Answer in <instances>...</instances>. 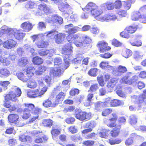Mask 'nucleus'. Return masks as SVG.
<instances>
[{
    "label": "nucleus",
    "instance_id": "2eb2a0df",
    "mask_svg": "<svg viewBox=\"0 0 146 146\" xmlns=\"http://www.w3.org/2000/svg\"><path fill=\"white\" fill-rule=\"evenodd\" d=\"M58 7L60 11L65 13H68L69 11L71 9L70 6L67 3H62L58 4Z\"/></svg>",
    "mask_w": 146,
    "mask_h": 146
},
{
    "label": "nucleus",
    "instance_id": "0eeeda50",
    "mask_svg": "<svg viewBox=\"0 0 146 146\" xmlns=\"http://www.w3.org/2000/svg\"><path fill=\"white\" fill-rule=\"evenodd\" d=\"M135 102L137 105L139 109L146 105V89L143 91L142 94L136 96Z\"/></svg>",
    "mask_w": 146,
    "mask_h": 146
},
{
    "label": "nucleus",
    "instance_id": "603ef678",
    "mask_svg": "<svg viewBox=\"0 0 146 146\" xmlns=\"http://www.w3.org/2000/svg\"><path fill=\"white\" fill-rule=\"evenodd\" d=\"M98 71V69L96 68H91L89 70L88 74L90 76L95 77L97 75Z\"/></svg>",
    "mask_w": 146,
    "mask_h": 146
},
{
    "label": "nucleus",
    "instance_id": "f03ea898",
    "mask_svg": "<svg viewBox=\"0 0 146 146\" xmlns=\"http://www.w3.org/2000/svg\"><path fill=\"white\" fill-rule=\"evenodd\" d=\"M75 117L80 121H88L92 117L90 112L83 111L79 109L75 110Z\"/></svg>",
    "mask_w": 146,
    "mask_h": 146
},
{
    "label": "nucleus",
    "instance_id": "338daca9",
    "mask_svg": "<svg viewBox=\"0 0 146 146\" xmlns=\"http://www.w3.org/2000/svg\"><path fill=\"white\" fill-rule=\"evenodd\" d=\"M112 44L115 46L118 47L121 46L122 43L115 39H113L112 42Z\"/></svg>",
    "mask_w": 146,
    "mask_h": 146
},
{
    "label": "nucleus",
    "instance_id": "9d476101",
    "mask_svg": "<svg viewBox=\"0 0 146 146\" xmlns=\"http://www.w3.org/2000/svg\"><path fill=\"white\" fill-rule=\"evenodd\" d=\"M9 121L10 122L14 123L19 126H21L24 125L20 122V120L19 116L16 114H9L8 117Z\"/></svg>",
    "mask_w": 146,
    "mask_h": 146
},
{
    "label": "nucleus",
    "instance_id": "a878e982",
    "mask_svg": "<svg viewBox=\"0 0 146 146\" xmlns=\"http://www.w3.org/2000/svg\"><path fill=\"white\" fill-rule=\"evenodd\" d=\"M98 6L95 3L92 2L88 3L84 8V11H90V13L92 11L96 8Z\"/></svg>",
    "mask_w": 146,
    "mask_h": 146
},
{
    "label": "nucleus",
    "instance_id": "bf43d9fd",
    "mask_svg": "<svg viewBox=\"0 0 146 146\" xmlns=\"http://www.w3.org/2000/svg\"><path fill=\"white\" fill-rule=\"evenodd\" d=\"M105 5L108 10H113L114 8L113 3L111 2H107L105 3Z\"/></svg>",
    "mask_w": 146,
    "mask_h": 146
},
{
    "label": "nucleus",
    "instance_id": "c756f323",
    "mask_svg": "<svg viewBox=\"0 0 146 146\" xmlns=\"http://www.w3.org/2000/svg\"><path fill=\"white\" fill-rule=\"evenodd\" d=\"M13 34L15 37L18 40L22 39L24 36V34L20 31L16 29L13 30Z\"/></svg>",
    "mask_w": 146,
    "mask_h": 146
},
{
    "label": "nucleus",
    "instance_id": "72a5a7b5",
    "mask_svg": "<svg viewBox=\"0 0 146 146\" xmlns=\"http://www.w3.org/2000/svg\"><path fill=\"white\" fill-rule=\"evenodd\" d=\"M32 61L33 64L35 65H41L43 62V59L40 57L37 56L33 57Z\"/></svg>",
    "mask_w": 146,
    "mask_h": 146
},
{
    "label": "nucleus",
    "instance_id": "412c9836",
    "mask_svg": "<svg viewBox=\"0 0 146 146\" xmlns=\"http://www.w3.org/2000/svg\"><path fill=\"white\" fill-rule=\"evenodd\" d=\"M16 75L19 79L23 82H27L29 80L27 75H26L24 70H23L22 72L17 73Z\"/></svg>",
    "mask_w": 146,
    "mask_h": 146
},
{
    "label": "nucleus",
    "instance_id": "39448f33",
    "mask_svg": "<svg viewBox=\"0 0 146 146\" xmlns=\"http://www.w3.org/2000/svg\"><path fill=\"white\" fill-rule=\"evenodd\" d=\"M42 133V131L38 130H34L31 132V136L34 137H36L34 140L35 143H42L43 142H46L47 141L48 137L46 135H43L42 137H38L39 135Z\"/></svg>",
    "mask_w": 146,
    "mask_h": 146
},
{
    "label": "nucleus",
    "instance_id": "a211bd4d",
    "mask_svg": "<svg viewBox=\"0 0 146 146\" xmlns=\"http://www.w3.org/2000/svg\"><path fill=\"white\" fill-rule=\"evenodd\" d=\"M61 68L57 67L51 68L50 70V74L54 76H60L61 72Z\"/></svg>",
    "mask_w": 146,
    "mask_h": 146
},
{
    "label": "nucleus",
    "instance_id": "ea45409f",
    "mask_svg": "<svg viewBox=\"0 0 146 146\" xmlns=\"http://www.w3.org/2000/svg\"><path fill=\"white\" fill-rule=\"evenodd\" d=\"M53 121L50 119H45L43 120L42 124L44 127H50L52 125Z\"/></svg>",
    "mask_w": 146,
    "mask_h": 146
},
{
    "label": "nucleus",
    "instance_id": "c85d7f7f",
    "mask_svg": "<svg viewBox=\"0 0 146 146\" xmlns=\"http://www.w3.org/2000/svg\"><path fill=\"white\" fill-rule=\"evenodd\" d=\"M137 135L136 134H131L130 137L127 138L125 142V144L127 146H130L132 145L133 143V140L136 138Z\"/></svg>",
    "mask_w": 146,
    "mask_h": 146
},
{
    "label": "nucleus",
    "instance_id": "6e6552de",
    "mask_svg": "<svg viewBox=\"0 0 146 146\" xmlns=\"http://www.w3.org/2000/svg\"><path fill=\"white\" fill-rule=\"evenodd\" d=\"M66 39L69 42L73 41V43L77 47H81L82 44L81 40V37L80 34H76L72 36L68 35L66 37Z\"/></svg>",
    "mask_w": 146,
    "mask_h": 146
},
{
    "label": "nucleus",
    "instance_id": "8fccbe9b",
    "mask_svg": "<svg viewBox=\"0 0 146 146\" xmlns=\"http://www.w3.org/2000/svg\"><path fill=\"white\" fill-rule=\"evenodd\" d=\"M108 130L104 129L101 132H100L99 134L100 137L102 138H107L109 136V134L108 133Z\"/></svg>",
    "mask_w": 146,
    "mask_h": 146
},
{
    "label": "nucleus",
    "instance_id": "69168bd1",
    "mask_svg": "<svg viewBox=\"0 0 146 146\" xmlns=\"http://www.w3.org/2000/svg\"><path fill=\"white\" fill-rule=\"evenodd\" d=\"M29 136H26L23 134L19 136V139L22 142H26L29 139Z\"/></svg>",
    "mask_w": 146,
    "mask_h": 146
},
{
    "label": "nucleus",
    "instance_id": "20e7f679",
    "mask_svg": "<svg viewBox=\"0 0 146 146\" xmlns=\"http://www.w3.org/2000/svg\"><path fill=\"white\" fill-rule=\"evenodd\" d=\"M106 124L109 127H114L110 132V134L112 137L115 138L119 135L121 131V125H117L116 126V124L115 123L113 122H107Z\"/></svg>",
    "mask_w": 146,
    "mask_h": 146
},
{
    "label": "nucleus",
    "instance_id": "6e6d98bb",
    "mask_svg": "<svg viewBox=\"0 0 146 146\" xmlns=\"http://www.w3.org/2000/svg\"><path fill=\"white\" fill-rule=\"evenodd\" d=\"M94 143L95 142L94 141L87 140L83 141L82 144L84 146H93Z\"/></svg>",
    "mask_w": 146,
    "mask_h": 146
},
{
    "label": "nucleus",
    "instance_id": "4be33fe9",
    "mask_svg": "<svg viewBox=\"0 0 146 146\" xmlns=\"http://www.w3.org/2000/svg\"><path fill=\"white\" fill-rule=\"evenodd\" d=\"M82 41H81V47L88 46L92 43V40L90 37L87 35L83 36L82 38Z\"/></svg>",
    "mask_w": 146,
    "mask_h": 146
},
{
    "label": "nucleus",
    "instance_id": "79ce46f5",
    "mask_svg": "<svg viewBox=\"0 0 146 146\" xmlns=\"http://www.w3.org/2000/svg\"><path fill=\"white\" fill-rule=\"evenodd\" d=\"M138 28V25H137L134 26H129L126 27L125 28L128 33L130 34H132L134 33Z\"/></svg>",
    "mask_w": 146,
    "mask_h": 146
},
{
    "label": "nucleus",
    "instance_id": "a19ab883",
    "mask_svg": "<svg viewBox=\"0 0 146 146\" xmlns=\"http://www.w3.org/2000/svg\"><path fill=\"white\" fill-rule=\"evenodd\" d=\"M113 111V109L110 108L104 109L102 111L101 115L103 116H107L110 114Z\"/></svg>",
    "mask_w": 146,
    "mask_h": 146
},
{
    "label": "nucleus",
    "instance_id": "5701e85b",
    "mask_svg": "<svg viewBox=\"0 0 146 146\" xmlns=\"http://www.w3.org/2000/svg\"><path fill=\"white\" fill-rule=\"evenodd\" d=\"M108 103L107 102H102L98 101L96 102L94 104V109L96 111L99 112L101 111L102 105L104 107L107 106Z\"/></svg>",
    "mask_w": 146,
    "mask_h": 146
},
{
    "label": "nucleus",
    "instance_id": "bb28decb",
    "mask_svg": "<svg viewBox=\"0 0 146 146\" xmlns=\"http://www.w3.org/2000/svg\"><path fill=\"white\" fill-rule=\"evenodd\" d=\"M25 108L23 110L24 111H27V112H31L33 111L35 108V105L32 103H25L23 104Z\"/></svg>",
    "mask_w": 146,
    "mask_h": 146
},
{
    "label": "nucleus",
    "instance_id": "b1692460",
    "mask_svg": "<svg viewBox=\"0 0 146 146\" xmlns=\"http://www.w3.org/2000/svg\"><path fill=\"white\" fill-rule=\"evenodd\" d=\"M21 27L24 32H28L32 29L33 26L32 24L29 22H25L22 23Z\"/></svg>",
    "mask_w": 146,
    "mask_h": 146
},
{
    "label": "nucleus",
    "instance_id": "4468645a",
    "mask_svg": "<svg viewBox=\"0 0 146 146\" xmlns=\"http://www.w3.org/2000/svg\"><path fill=\"white\" fill-rule=\"evenodd\" d=\"M66 34L64 33H58L55 35L54 38L55 42L57 44L63 43L65 39Z\"/></svg>",
    "mask_w": 146,
    "mask_h": 146
},
{
    "label": "nucleus",
    "instance_id": "ddd939ff",
    "mask_svg": "<svg viewBox=\"0 0 146 146\" xmlns=\"http://www.w3.org/2000/svg\"><path fill=\"white\" fill-rule=\"evenodd\" d=\"M138 79V76H133L131 78H129V76H125L123 77L121 80L123 83L128 85H131L136 82Z\"/></svg>",
    "mask_w": 146,
    "mask_h": 146
},
{
    "label": "nucleus",
    "instance_id": "774afa93",
    "mask_svg": "<svg viewBox=\"0 0 146 146\" xmlns=\"http://www.w3.org/2000/svg\"><path fill=\"white\" fill-rule=\"evenodd\" d=\"M53 22L56 24H61L63 22L62 19L60 17H56L54 19Z\"/></svg>",
    "mask_w": 146,
    "mask_h": 146
},
{
    "label": "nucleus",
    "instance_id": "f704fd0d",
    "mask_svg": "<svg viewBox=\"0 0 146 146\" xmlns=\"http://www.w3.org/2000/svg\"><path fill=\"white\" fill-rule=\"evenodd\" d=\"M127 71L126 67L124 66L119 65L118 66L116 71V74L118 76H120Z\"/></svg>",
    "mask_w": 146,
    "mask_h": 146
},
{
    "label": "nucleus",
    "instance_id": "dca6fc26",
    "mask_svg": "<svg viewBox=\"0 0 146 146\" xmlns=\"http://www.w3.org/2000/svg\"><path fill=\"white\" fill-rule=\"evenodd\" d=\"M24 70L29 80L34 76L35 73L36 74V69L34 66L29 67Z\"/></svg>",
    "mask_w": 146,
    "mask_h": 146
},
{
    "label": "nucleus",
    "instance_id": "4c0bfd02",
    "mask_svg": "<svg viewBox=\"0 0 146 146\" xmlns=\"http://www.w3.org/2000/svg\"><path fill=\"white\" fill-rule=\"evenodd\" d=\"M47 68L46 66L44 65L39 66L38 68V69L36 71V75L42 74L46 71Z\"/></svg>",
    "mask_w": 146,
    "mask_h": 146
},
{
    "label": "nucleus",
    "instance_id": "864d4df0",
    "mask_svg": "<svg viewBox=\"0 0 146 146\" xmlns=\"http://www.w3.org/2000/svg\"><path fill=\"white\" fill-rule=\"evenodd\" d=\"M129 33L125 28L123 31L120 33V35L123 38H129L130 37Z\"/></svg>",
    "mask_w": 146,
    "mask_h": 146
},
{
    "label": "nucleus",
    "instance_id": "0e129e2a",
    "mask_svg": "<svg viewBox=\"0 0 146 146\" xmlns=\"http://www.w3.org/2000/svg\"><path fill=\"white\" fill-rule=\"evenodd\" d=\"M49 53V50L42 49L38 52V54L40 56H44L47 55Z\"/></svg>",
    "mask_w": 146,
    "mask_h": 146
},
{
    "label": "nucleus",
    "instance_id": "09e8293b",
    "mask_svg": "<svg viewBox=\"0 0 146 146\" xmlns=\"http://www.w3.org/2000/svg\"><path fill=\"white\" fill-rule=\"evenodd\" d=\"M99 88V86L97 84H95L92 85L88 90V92L93 93L95 92Z\"/></svg>",
    "mask_w": 146,
    "mask_h": 146
},
{
    "label": "nucleus",
    "instance_id": "6ab92c4d",
    "mask_svg": "<svg viewBox=\"0 0 146 146\" xmlns=\"http://www.w3.org/2000/svg\"><path fill=\"white\" fill-rule=\"evenodd\" d=\"M17 44V42L12 39H9L5 42L3 44L4 47L8 49H11L15 47Z\"/></svg>",
    "mask_w": 146,
    "mask_h": 146
},
{
    "label": "nucleus",
    "instance_id": "680f3d73",
    "mask_svg": "<svg viewBox=\"0 0 146 146\" xmlns=\"http://www.w3.org/2000/svg\"><path fill=\"white\" fill-rule=\"evenodd\" d=\"M123 7L126 10L130 9L131 7V2L130 1H124Z\"/></svg>",
    "mask_w": 146,
    "mask_h": 146
},
{
    "label": "nucleus",
    "instance_id": "13d9d810",
    "mask_svg": "<svg viewBox=\"0 0 146 146\" xmlns=\"http://www.w3.org/2000/svg\"><path fill=\"white\" fill-rule=\"evenodd\" d=\"M113 4L114 8L116 9H120L122 6V2L120 0H116Z\"/></svg>",
    "mask_w": 146,
    "mask_h": 146
},
{
    "label": "nucleus",
    "instance_id": "7c9ffc66",
    "mask_svg": "<svg viewBox=\"0 0 146 146\" xmlns=\"http://www.w3.org/2000/svg\"><path fill=\"white\" fill-rule=\"evenodd\" d=\"M110 104L111 107L119 106L123 105L124 104L122 101L117 99H113L111 100Z\"/></svg>",
    "mask_w": 146,
    "mask_h": 146
},
{
    "label": "nucleus",
    "instance_id": "5fc2aeb1",
    "mask_svg": "<svg viewBox=\"0 0 146 146\" xmlns=\"http://www.w3.org/2000/svg\"><path fill=\"white\" fill-rule=\"evenodd\" d=\"M111 117L110 118L109 120L111 122L115 123V122L118 119V117L117 114L116 113H113L111 114Z\"/></svg>",
    "mask_w": 146,
    "mask_h": 146
},
{
    "label": "nucleus",
    "instance_id": "a18cd8bd",
    "mask_svg": "<svg viewBox=\"0 0 146 146\" xmlns=\"http://www.w3.org/2000/svg\"><path fill=\"white\" fill-rule=\"evenodd\" d=\"M122 141V140L120 138L113 139L111 138L108 140V143L111 145L118 144L120 143Z\"/></svg>",
    "mask_w": 146,
    "mask_h": 146
},
{
    "label": "nucleus",
    "instance_id": "e2e57ef3",
    "mask_svg": "<svg viewBox=\"0 0 146 146\" xmlns=\"http://www.w3.org/2000/svg\"><path fill=\"white\" fill-rule=\"evenodd\" d=\"M71 139L73 141L76 142L78 140L81 141L82 140V138L80 135H73L71 136Z\"/></svg>",
    "mask_w": 146,
    "mask_h": 146
},
{
    "label": "nucleus",
    "instance_id": "f257e3e1",
    "mask_svg": "<svg viewBox=\"0 0 146 146\" xmlns=\"http://www.w3.org/2000/svg\"><path fill=\"white\" fill-rule=\"evenodd\" d=\"M73 47L71 44H66L62 47L61 50V53L62 54L64 61L66 62L64 68H67L69 66L70 60V56L73 52Z\"/></svg>",
    "mask_w": 146,
    "mask_h": 146
},
{
    "label": "nucleus",
    "instance_id": "f3484780",
    "mask_svg": "<svg viewBox=\"0 0 146 146\" xmlns=\"http://www.w3.org/2000/svg\"><path fill=\"white\" fill-rule=\"evenodd\" d=\"M94 127V126L93 122L92 121L87 122L84 126V128H86L90 127L92 128H90L83 130L82 131V134H85L91 132L92 131V128H93Z\"/></svg>",
    "mask_w": 146,
    "mask_h": 146
},
{
    "label": "nucleus",
    "instance_id": "423d86ee",
    "mask_svg": "<svg viewBox=\"0 0 146 146\" xmlns=\"http://www.w3.org/2000/svg\"><path fill=\"white\" fill-rule=\"evenodd\" d=\"M21 94V89L19 88H16L14 90L10 91L9 94L5 96V100L7 101H15L16 98L20 96Z\"/></svg>",
    "mask_w": 146,
    "mask_h": 146
},
{
    "label": "nucleus",
    "instance_id": "052dcab7",
    "mask_svg": "<svg viewBox=\"0 0 146 146\" xmlns=\"http://www.w3.org/2000/svg\"><path fill=\"white\" fill-rule=\"evenodd\" d=\"M79 93V90L77 88H72L70 91V95L71 96H74L78 94Z\"/></svg>",
    "mask_w": 146,
    "mask_h": 146
},
{
    "label": "nucleus",
    "instance_id": "2f4dec72",
    "mask_svg": "<svg viewBox=\"0 0 146 146\" xmlns=\"http://www.w3.org/2000/svg\"><path fill=\"white\" fill-rule=\"evenodd\" d=\"M103 12L102 10L98 6L96 8L92 11L90 13L92 16L95 17H96L101 15Z\"/></svg>",
    "mask_w": 146,
    "mask_h": 146
},
{
    "label": "nucleus",
    "instance_id": "393cba45",
    "mask_svg": "<svg viewBox=\"0 0 146 146\" xmlns=\"http://www.w3.org/2000/svg\"><path fill=\"white\" fill-rule=\"evenodd\" d=\"M64 64H63L62 63V60L60 58H55L54 60V63L55 65H57L58 66V67L59 68H61L62 70H65L67 68H64L66 67L65 66L66 62L64 61Z\"/></svg>",
    "mask_w": 146,
    "mask_h": 146
},
{
    "label": "nucleus",
    "instance_id": "f8f14e48",
    "mask_svg": "<svg viewBox=\"0 0 146 146\" xmlns=\"http://www.w3.org/2000/svg\"><path fill=\"white\" fill-rule=\"evenodd\" d=\"M37 11L36 12V14L37 15H40L42 14V11L45 13H49L50 9L46 4H41L38 5Z\"/></svg>",
    "mask_w": 146,
    "mask_h": 146
},
{
    "label": "nucleus",
    "instance_id": "aec40b11",
    "mask_svg": "<svg viewBox=\"0 0 146 146\" xmlns=\"http://www.w3.org/2000/svg\"><path fill=\"white\" fill-rule=\"evenodd\" d=\"M65 96V94L63 92H61L59 93L57 95L54 102L56 106L58 104L62 102Z\"/></svg>",
    "mask_w": 146,
    "mask_h": 146
},
{
    "label": "nucleus",
    "instance_id": "473e14b6",
    "mask_svg": "<svg viewBox=\"0 0 146 146\" xmlns=\"http://www.w3.org/2000/svg\"><path fill=\"white\" fill-rule=\"evenodd\" d=\"M42 105L45 108H54L56 106L54 103L52 104L51 101L49 99L44 100L42 103Z\"/></svg>",
    "mask_w": 146,
    "mask_h": 146
},
{
    "label": "nucleus",
    "instance_id": "e433bc0d",
    "mask_svg": "<svg viewBox=\"0 0 146 146\" xmlns=\"http://www.w3.org/2000/svg\"><path fill=\"white\" fill-rule=\"evenodd\" d=\"M61 131V129L53 127L50 131V133L53 137H56L60 134Z\"/></svg>",
    "mask_w": 146,
    "mask_h": 146
},
{
    "label": "nucleus",
    "instance_id": "de8ad7c7",
    "mask_svg": "<svg viewBox=\"0 0 146 146\" xmlns=\"http://www.w3.org/2000/svg\"><path fill=\"white\" fill-rule=\"evenodd\" d=\"M137 118L135 114L131 115L129 117V123L132 125H134L137 122Z\"/></svg>",
    "mask_w": 146,
    "mask_h": 146
},
{
    "label": "nucleus",
    "instance_id": "9b49d317",
    "mask_svg": "<svg viewBox=\"0 0 146 146\" xmlns=\"http://www.w3.org/2000/svg\"><path fill=\"white\" fill-rule=\"evenodd\" d=\"M108 44L104 41H99L97 44V46L101 53H103L110 50L111 48L108 46Z\"/></svg>",
    "mask_w": 146,
    "mask_h": 146
},
{
    "label": "nucleus",
    "instance_id": "cd10ccee",
    "mask_svg": "<svg viewBox=\"0 0 146 146\" xmlns=\"http://www.w3.org/2000/svg\"><path fill=\"white\" fill-rule=\"evenodd\" d=\"M117 83V79L115 78H112L107 84L106 86L110 89H112Z\"/></svg>",
    "mask_w": 146,
    "mask_h": 146
},
{
    "label": "nucleus",
    "instance_id": "49530a36",
    "mask_svg": "<svg viewBox=\"0 0 146 146\" xmlns=\"http://www.w3.org/2000/svg\"><path fill=\"white\" fill-rule=\"evenodd\" d=\"M113 19V16L110 15L109 14H106L103 16L99 18L100 21H107L108 20H111Z\"/></svg>",
    "mask_w": 146,
    "mask_h": 146
},
{
    "label": "nucleus",
    "instance_id": "58836bf2",
    "mask_svg": "<svg viewBox=\"0 0 146 146\" xmlns=\"http://www.w3.org/2000/svg\"><path fill=\"white\" fill-rule=\"evenodd\" d=\"M130 43L133 46H139L141 45V41L137 38L132 39L129 40Z\"/></svg>",
    "mask_w": 146,
    "mask_h": 146
},
{
    "label": "nucleus",
    "instance_id": "c03bdc74",
    "mask_svg": "<svg viewBox=\"0 0 146 146\" xmlns=\"http://www.w3.org/2000/svg\"><path fill=\"white\" fill-rule=\"evenodd\" d=\"M10 74V72L7 68H2L0 69V74L2 76H7Z\"/></svg>",
    "mask_w": 146,
    "mask_h": 146
},
{
    "label": "nucleus",
    "instance_id": "37998d69",
    "mask_svg": "<svg viewBox=\"0 0 146 146\" xmlns=\"http://www.w3.org/2000/svg\"><path fill=\"white\" fill-rule=\"evenodd\" d=\"M48 42L42 40H38L36 43V45L38 48H44L46 47L48 45Z\"/></svg>",
    "mask_w": 146,
    "mask_h": 146
},
{
    "label": "nucleus",
    "instance_id": "1a4fd4ad",
    "mask_svg": "<svg viewBox=\"0 0 146 146\" xmlns=\"http://www.w3.org/2000/svg\"><path fill=\"white\" fill-rule=\"evenodd\" d=\"M146 13V5L142 6L139 9V11H136L133 12L131 17V19L133 21H137L140 19L141 13Z\"/></svg>",
    "mask_w": 146,
    "mask_h": 146
},
{
    "label": "nucleus",
    "instance_id": "c9c22d12",
    "mask_svg": "<svg viewBox=\"0 0 146 146\" xmlns=\"http://www.w3.org/2000/svg\"><path fill=\"white\" fill-rule=\"evenodd\" d=\"M37 86V82L34 79L29 80L27 84V86L30 88H35Z\"/></svg>",
    "mask_w": 146,
    "mask_h": 146
},
{
    "label": "nucleus",
    "instance_id": "4d7b16f0",
    "mask_svg": "<svg viewBox=\"0 0 146 146\" xmlns=\"http://www.w3.org/2000/svg\"><path fill=\"white\" fill-rule=\"evenodd\" d=\"M132 53V52L131 50L129 49H126L123 52L122 55L124 57L128 58L131 56Z\"/></svg>",
    "mask_w": 146,
    "mask_h": 146
},
{
    "label": "nucleus",
    "instance_id": "3c124183",
    "mask_svg": "<svg viewBox=\"0 0 146 146\" xmlns=\"http://www.w3.org/2000/svg\"><path fill=\"white\" fill-rule=\"evenodd\" d=\"M103 78V76L102 75L98 76L97 78L98 82L99 85L101 87L104 86L105 84Z\"/></svg>",
    "mask_w": 146,
    "mask_h": 146
},
{
    "label": "nucleus",
    "instance_id": "7ed1b4c3",
    "mask_svg": "<svg viewBox=\"0 0 146 146\" xmlns=\"http://www.w3.org/2000/svg\"><path fill=\"white\" fill-rule=\"evenodd\" d=\"M47 89V87L45 86L41 90L37 89L34 90H31L28 92L27 95L29 97L31 98H40L46 92Z\"/></svg>",
    "mask_w": 146,
    "mask_h": 146
}]
</instances>
